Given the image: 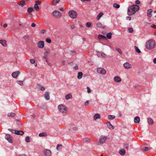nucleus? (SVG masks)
I'll use <instances>...</instances> for the list:
<instances>
[{"instance_id": "nucleus-1", "label": "nucleus", "mask_w": 156, "mask_h": 156, "mask_svg": "<svg viewBox=\"0 0 156 156\" xmlns=\"http://www.w3.org/2000/svg\"><path fill=\"white\" fill-rule=\"evenodd\" d=\"M140 9V7L137 5H133L129 7L128 9L127 14L131 16L134 14Z\"/></svg>"}, {"instance_id": "nucleus-2", "label": "nucleus", "mask_w": 156, "mask_h": 156, "mask_svg": "<svg viewBox=\"0 0 156 156\" xmlns=\"http://www.w3.org/2000/svg\"><path fill=\"white\" fill-rule=\"evenodd\" d=\"M155 44L154 40L152 39L150 40L146 43L145 46L147 49H152L155 46Z\"/></svg>"}, {"instance_id": "nucleus-3", "label": "nucleus", "mask_w": 156, "mask_h": 156, "mask_svg": "<svg viewBox=\"0 0 156 156\" xmlns=\"http://www.w3.org/2000/svg\"><path fill=\"white\" fill-rule=\"evenodd\" d=\"M58 108L60 112L65 114L67 113L68 111L67 108L63 104H60L58 106Z\"/></svg>"}, {"instance_id": "nucleus-4", "label": "nucleus", "mask_w": 156, "mask_h": 156, "mask_svg": "<svg viewBox=\"0 0 156 156\" xmlns=\"http://www.w3.org/2000/svg\"><path fill=\"white\" fill-rule=\"evenodd\" d=\"M69 16L72 18L75 19L77 17V13L74 10H70L69 12Z\"/></svg>"}, {"instance_id": "nucleus-5", "label": "nucleus", "mask_w": 156, "mask_h": 156, "mask_svg": "<svg viewBox=\"0 0 156 156\" xmlns=\"http://www.w3.org/2000/svg\"><path fill=\"white\" fill-rule=\"evenodd\" d=\"M53 16L55 18H59L62 16V14L58 10H55L52 13Z\"/></svg>"}, {"instance_id": "nucleus-6", "label": "nucleus", "mask_w": 156, "mask_h": 156, "mask_svg": "<svg viewBox=\"0 0 156 156\" xmlns=\"http://www.w3.org/2000/svg\"><path fill=\"white\" fill-rule=\"evenodd\" d=\"M107 139V137L106 136L102 135L99 138V142L101 144H103L105 142Z\"/></svg>"}, {"instance_id": "nucleus-7", "label": "nucleus", "mask_w": 156, "mask_h": 156, "mask_svg": "<svg viewBox=\"0 0 156 156\" xmlns=\"http://www.w3.org/2000/svg\"><path fill=\"white\" fill-rule=\"evenodd\" d=\"M97 71L98 73L101 74L102 75H105L106 73V70L101 67L97 68Z\"/></svg>"}, {"instance_id": "nucleus-8", "label": "nucleus", "mask_w": 156, "mask_h": 156, "mask_svg": "<svg viewBox=\"0 0 156 156\" xmlns=\"http://www.w3.org/2000/svg\"><path fill=\"white\" fill-rule=\"evenodd\" d=\"M97 55L99 57L106 58L107 56V55L105 53L99 51H97Z\"/></svg>"}, {"instance_id": "nucleus-9", "label": "nucleus", "mask_w": 156, "mask_h": 156, "mask_svg": "<svg viewBox=\"0 0 156 156\" xmlns=\"http://www.w3.org/2000/svg\"><path fill=\"white\" fill-rule=\"evenodd\" d=\"M41 2L39 1H37L35 2V4L34 5V8L35 10L37 11L39 9V5H40L41 4Z\"/></svg>"}, {"instance_id": "nucleus-10", "label": "nucleus", "mask_w": 156, "mask_h": 156, "mask_svg": "<svg viewBox=\"0 0 156 156\" xmlns=\"http://www.w3.org/2000/svg\"><path fill=\"white\" fill-rule=\"evenodd\" d=\"M37 46L40 48H42L44 46V42L43 41H40L37 43Z\"/></svg>"}, {"instance_id": "nucleus-11", "label": "nucleus", "mask_w": 156, "mask_h": 156, "mask_svg": "<svg viewBox=\"0 0 156 156\" xmlns=\"http://www.w3.org/2000/svg\"><path fill=\"white\" fill-rule=\"evenodd\" d=\"M43 152L46 156H51V152L49 149H45L44 151Z\"/></svg>"}, {"instance_id": "nucleus-12", "label": "nucleus", "mask_w": 156, "mask_h": 156, "mask_svg": "<svg viewBox=\"0 0 156 156\" xmlns=\"http://www.w3.org/2000/svg\"><path fill=\"white\" fill-rule=\"evenodd\" d=\"M123 66L126 69H129L132 68V65L128 62H126L123 64Z\"/></svg>"}, {"instance_id": "nucleus-13", "label": "nucleus", "mask_w": 156, "mask_h": 156, "mask_svg": "<svg viewBox=\"0 0 156 156\" xmlns=\"http://www.w3.org/2000/svg\"><path fill=\"white\" fill-rule=\"evenodd\" d=\"M5 138L9 142L11 143L12 142V136L9 134H6L5 136Z\"/></svg>"}, {"instance_id": "nucleus-14", "label": "nucleus", "mask_w": 156, "mask_h": 156, "mask_svg": "<svg viewBox=\"0 0 156 156\" xmlns=\"http://www.w3.org/2000/svg\"><path fill=\"white\" fill-rule=\"evenodd\" d=\"M20 73V72L19 71L14 72L12 73V76L13 78H16L17 77Z\"/></svg>"}, {"instance_id": "nucleus-15", "label": "nucleus", "mask_w": 156, "mask_h": 156, "mask_svg": "<svg viewBox=\"0 0 156 156\" xmlns=\"http://www.w3.org/2000/svg\"><path fill=\"white\" fill-rule=\"evenodd\" d=\"M114 80L116 83H119L121 81V79L120 77L118 76H115L114 78Z\"/></svg>"}, {"instance_id": "nucleus-16", "label": "nucleus", "mask_w": 156, "mask_h": 156, "mask_svg": "<svg viewBox=\"0 0 156 156\" xmlns=\"http://www.w3.org/2000/svg\"><path fill=\"white\" fill-rule=\"evenodd\" d=\"M107 126L108 129H114L115 128L109 122H108L107 123Z\"/></svg>"}, {"instance_id": "nucleus-17", "label": "nucleus", "mask_w": 156, "mask_h": 156, "mask_svg": "<svg viewBox=\"0 0 156 156\" xmlns=\"http://www.w3.org/2000/svg\"><path fill=\"white\" fill-rule=\"evenodd\" d=\"M100 115L98 113L95 114L93 117V119L94 120H96L98 119H100Z\"/></svg>"}, {"instance_id": "nucleus-18", "label": "nucleus", "mask_w": 156, "mask_h": 156, "mask_svg": "<svg viewBox=\"0 0 156 156\" xmlns=\"http://www.w3.org/2000/svg\"><path fill=\"white\" fill-rule=\"evenodd\" d=\"M98 37L99 40L106 39L105 36L101 34H99L98 36Z\"/></svg>"}, {"instance_id": "nucleus-19", "label": "nucleus", "mask_w": 156, "mask_h": 156, "mask_svg": "<svg viewBox=\"0 0 156 156\" xmlns=\"http://www.w3.org/2000/svg\"><path fill=\"white\" fill-rule=\"evenodd\" d=\"M44 98L45 99L47 100H48L50 99V96L49 95V92L47 91L44 94Z\"/></svg>"}, {"instance_id": "nucleus-20", "label": "nucleus", "mask_w": 156, "mask_h": 156, "mask_svg": "<svg viewBox=\"0 0 156 156\" xmlns=\"http://www.w3.org/2000/svg\"><path fill=\"white\" fill-rule=\"evenodd\" d=\"M17 3L19 5L21 6L22 7H23V6H24L26 5L25 1L23 0H22L20 2H18Z\"/></svg>"}, {"instance_id": "nucleus-21", "label": "nucleus", "mask_w": 156, "mask_h": 156, "mask_svg": "<svg viewBox=\"0 0 156 156\" xmlns=\"http://www.w3.org/2000/svg\"><path fill=\"white\" fill-rule=\"evenodd\" d=\"M153 10L151 9H149L147 12V15L149 17H151L152 16V15L151 14V12H152Z\"/></svg>"}, {"instance_id": "nucleus-22", "label": "nucleus", "mask_w": 156, "mask_h": 156, "mask_svg": "<svg viewBox=\"0 0 156 156\" xmlns=\"http://www.w3.org/2000/svg\"><path fill=\"white\" fill-rule=\"evenodd\" d=\"M24 134V132L22 130H16V134L17 135H23Z\"/></svg>"}, {"instance_id": "nucleus-23", "label": "nucleus", "mask_w": 156, "mask_h": 156, "mask_svg": "<svg viewBox=\"0 0 156 156\" xmlns=\"http://www.w3.org/2000/svg\"><path fill=\"white\" fill-rule=\"evenodd\" d=\"M6 41L5 40H0V43H1L2 45L4 47L6 46Z\"/></svg>"}, {"instance_id": "nucleus-24", "label": "nucleus", "mask_w": 156, "mask_h": 156, "mask_svg": "<svg viewBox=\"0 0 156 156\" xmlns=\"http://www.w3.org/2000/svg\"><path fill=\"white\" fill-rule=\"evenodd\" d=\"M134 122L135 123H138L140 122V118L138 116H136L134 118Z\"/></svg>"}, {"instance_id": "nucleus-25", "label": "nucleus", "mask_w": 156, "mask_h": 156, "mask_svg": "<svg viewBox=\"0 0 156 156\" xmlns=\"http://www.w3.org/2000/svg\"><path fill=\"white\" fill-rule=\"evenodd\" d=\"M72 98V96L71 93H69L67 94L65 96V99L66 100H68L70 98Z\"/></svg>"}, {"instance_id": "nucleus-26", "label": "nucleus", "mask_w": 156, "mask_h": 156, "mask_svg": "<svg viewBox=\"0 0 156 156\" xmlns=\"http://www.w3.org/2000/svg\"><path fill=\"white\" fill-rule=\"evenodd\" d=\"M147 120L148 123L149 125H152L154 123V122L153 120L151 118H148Z\"/></svg>"}, {"instance_id": "nucleus-27", "label": "nucleus", "mask_w": 156, "mask_h": 156, "mask_svg": "<svg viewBox=\"0 0 156 156\" xmlns=\"http://www.w3.org/2000/svg\"><path fill=\"white\" fill-rule=\"evenodd\" d=\"M60 0H53L52 3V5L54 6H55L58 3H59Z\"/></svg>"}, {"instance_id": "nucleus-28", "label": "nucleus", "mask_w": 156, "mask_h": 156, "mask_svg": "<svg viewBox=\"0 0 156 156\" xmlns=\"http://www.w3.org/2000/svg\"><path fill=\"white\" fill-rule=\"evenodd\" d=\"M78 75L77 78L78 79H80L82 77L83 73L81 72H79L78 73Z\"/></svg>"}, {"instance_id": "nucleus-29", "label": "nucleus", "mask_w": 156, "mask_h": 156, "mask_svg": "<svg viewBox=\"0 0 156 156\" xmlns=\"http://www.w3.org/2000/svg\"><path fill=\"white\" fill-rule=\"evenodd\" d=\"M119 153L120 155H124L126 153V151L124 149H122L119 151Z\"/></svg>"}, {"instance_id": "nucleus-30", "label": "nucleus", "mask_w": 156, "mask_h": 156, "mask_svg": "<svg viewBox=\"0 0 156 156\" xmlns=\"http://www.w3.org/2000/svg\"><path fill=\"white\" fill-rule=\"evenodd\" d=\"M108 118L109 120H113L115 118V116L113 115H108Z\"/></svg>"}, {"instance_id": "nucleus-31", "label": "nucleus", "mask_w": 156, "mask_h": 156, "mask_svg": "<svg viewBox=\"0 0 156 156\" xmlns=\"http://www.w3.org/2000/svg\"><path fill=\"white\" fill-rule=\"evenodd\" d=\"M112 33L111 32H109L106 34L107 37L108 39H110L112 37Z\"/></svg>"}, {"instance_id": "nucleus-32", "label": "nucleus", "mask_w": 156, "mask_h": 156, "mask_svg": "<svg viewBox=\"0 0 156 156\" xmlns=\"http://www.w3.org/2000/svg\"><path fill=\"white\" fill-rule=\"evenodd\" d=\"M96 26L97 27L99 28H105V27H103L102 24L100 23H97L96 24Z\"/></svg>"}, {"instance_id": "nucleus-33", "label": "nucleus", "mask_w": 156, "mask_h": 156, "mask_svg": "<svg viewBox=\"0 0 156 156\" xmlns=\"http://www.w3.org/2000/svg\"><path fill=\"white\" fill-rule=\"evenodd\" d=\"M7 115L9 117H13L15 116V115L13 113H9Z\"/></svg>"}, {"instance_id": "nucleus-34", "label": "nucleus", "mask_w": 156, "mask_h": 156, "mask_svg": "<svg viewBox=\"0 0 156 156\" xmlns=\"http://www.w3.org/2000/svg\"><path fill=\"white\" fill-rule=\"evenodd\" d=\"M83 140L86 142H88L89 143L90 141V138H88V137H86L83 138Z\"/></svg>"}, {"instance_id": "nucleus-35", "label": "nucleus", "mask_w": 156, "mask_h": 156, "mask_svg": "<svg viewBox=\"0 0 156 156\" xmlns=\"http://www.w3.org/2000/svg\"><path fill=\"white\" fill-rule=\"evenodd\" d=\"M50 53V51L49 49H48L45 51L44 53V55L45 56H48V54Z\"/></svg>"}, {"instance_id": "nucleus-36", "label": "nucleus", "mask_w": 156, "mask_h": 156, "mask_svg": "<svg viewBox=\"0 0 156 156\" xmlns=\"http://www.w3.org/2000/svg\"><path fill=\"white\" fill-rule=\"evenodd\" d=\"M47 136V134L45 133H40L39 134V136L40 137L45 136Z\"/></svg>"}, {"instance_id": "nucleus-37", "label": "nucleus", "mask_w": 156, "mask_h": 156, "mask_svg": "<svg viewBox=\"0 0 156 156\" xmlns=\"http://www.w3.org/2000/svg\"><path fill=\"white\" fill-rule=\"evenodd\" d=\"M86 26L87 27L90 28L92 26V24L91 23L87 22L86 23Z\"/></svg>"}, {"instance_id": "nucleus-38", "label": "nucleus", "mask_w": 156, "mask_h": 156, "mask_svg": "<svg viewBox=\"0 0 156 156\" xmlns=\"http://www.w3.org/2000/svg\"><path fill=\"white\" fill-rule=\"evenodd\" d=\"M134 48L135 50L138 53H140L141 51L136 46H134Z\"/></svg>"}, {"instance_id": "nucleus-39", "label": "nucleus", "mask_w": 156, "mask_h": 156, "mask_svg": "<svg viewBox=\"0 0 156 156\" xmlns=\"http://www.w3.org/2000/svg\"><path fill=\"white\" fill-rule=\"evenodd\" d=\"M113 7L116 9H118L120 7V5L116 3H115L113 5Z\"/></svg>"}, {"instance_id": "nucleus-40", "label": "nucleus", "mask_w": 156, "mask_h": 156, "mask_svg": "<svg viewBox=\"0 0 156 156\" xmlns=\"http://www.w3.org/2000/svg\"><path fill=\"white\" fill-rule=\"evenodd\" d=\"M33 8L32 7L29 8L27 10L28 12L29 13H31L33 11Z\"/></svg>"}, {"instance_id": "nucleus-41", "label": "nucleus", "mask_w": 156, "mask_h": 156, "mask_svg": "<svg viewBox=\"0 0 156 156\" xmlns=\"http://www.w3.org/2000/svg\"><path fill=\"white\" fill-rule=\"evenodd\" d=\"M103 14V13L102 12H100L99 15L97 16V19L98 20H99L100 18L102 16V15Z\"/></svg>"}, {"instance_id": "nucleus-42", "label": "nucleus", "mask_w": 156, "mask_h": 156, "mask_svg": "<svg viewBox=\"0 0 156 156\" xmlns=\"http://www.w3.org/2000/svg\"><path fill=\"white\" fill-rule=\"evenodd\" d=\"M30 37V36L28 34L25 35L23 37V38L25 40H28Z\"/></svg>"}, {"instance_id": "nucleus-43", "label": "nucleus", "mask_w": 156, "mask_h": 156, "mask_svg": "<svg viewBox=\"0 0 156 156\" xmlns=\"http://www.w3.org/2000/svg\"><path fill=\"white\" fill-rule=\"evenodd\" d=\"M149 150V149L147 147H145L142 148V150L143 151H148Z\"/></svg>"}, {"instance_id": "nucleus-44", "label": "nucleus", "mask_w": 156, "mask_h": 156, "mask_svg": "<svg viewBox=\"0 0 156 156\" xmlns=\"http://www.w3.org/2000/svg\"><path fill=\"white\" fill-rule=\"evenodd\" d=\"M16 83L20 85H23V82L21 80H17Z\"/></svg>"}, {"instance_id": "nucleus-45", "label": "nucleus", "mask_w": 156, "mask_h": 156, "mask_svg": "<svg viewBox=\"0 0 156 156\" xmlns=\"http://www.w3.org/2000/svg\"><path fill=\"white\" fill-rule=\"evenodd\" d=\"M25 141L27 143H29L30 142V137L29 136H27L25 138Z\"/></svg>"}, {"instance_id": "nucleus-46", "label": "nucleus", "mask_w": 156, "mask_h": 156, "mask_svg": "<svg viewBox=\"0 0 156 156\" xmlns=\"http://www.w3.org/2000/svg\"><path fill=\"white\" fill-rule=\"evenodd\" d=\"M8 130L12 132L13 133L16 134V130H13L12 129H9Z\"/></svg>"}, {"instance_id": "nucleus-47", "label": "nucleus", "mask_w": 156, "mask_h": 156, "mask_svg": "<svg viewBox=\"0 0 156 156\" xmlns=\"http://www.w3.org/2000/svg\"><path fill=\"white\" fill-rule=\"evenodd\" d=\"M16 122L17 124L20 126H22L21 123L20 122L19 120H16Z\"/></svg>"}, {"instance_id": "nucleus-48", "label": "nucleus", "mask_w": 156, "mask_h": 156, "mask_svg": "<svg viewBox=\"0 0 156 156\" xmlns=\"http://www.w3.org/2000/svg\"><path fill=\"white\" fill-rule=\"evenodd\" d=\"M116 50L121 55L122 54L121 50L120 49L118 48H116Z\"/></svg>"}, {"instance_id": "nucleus-49", "label": "nucleus", "mask_w": 156, "mask_h": 156, "mask_svg": "<svg viewBox=\"0 0 156 156\" xmlns=\"http://www.w3.org/2000/svg\"><path fill=\"white\" fill-rule=\"evenodd\" d=\"M46 41L47 43H50L51 42V40L50 38L49 37L46 38Z\"/></svg>"}, {"instance_id": "nucleus-50", "label": "nucleus", "mask_w": 156, "mask_h": 156, "mask_svg": "<svg viewBox=\"0 0 156 156\" xmlns=\"http://www.w3.org/2000/svg\"><path fill=\"white\" fill-rule=\"evenodd\" d=\"M128 31L129 33H131L133 31V30L132 28L129 27L128 29Z\"/></svg>"}, {"instance_id": "nucleus-51", "label": "nucleus", "mask_w": 156, "mask_h": 156, "mask_svg": "<svg viewBox=\"0 0 156 156\" xmlns=\"http://www.w3.org/2000/svg\"><path fill=\"white\" fill-rule=\"evenodd\" d=\"M46 32V31L44 29L41 30L40 32V33L41 34H43Z\"/></svg>"}, {"instance_id": "nucleus-52", "label": "nucleus", "mask_w": 156, "mask_h": 156, "mask_svg": "<svg viewBox=\"0 0 156 156\" xmlns=\"http://www.w3.org/2000/svg\"><path fill=\"white\" fill-rule=\"evenodd\" d=\"M30 63L32 64H34L35 62V60L34 59H31L30 60Z\"/></svg>"}, {"instance_id": "nucleus-53", "label": "nucleus", "mask_w": 156, "mask_h": 156, "mask_svg": "<svg viewBox=\"0 0 156 156\" xmlns=\"http://www.w3.org/2000/svg\"><path fill=\"white\" fill-rule=\"evenodd\" d=\"M129 146V145L127 144H125L124 145V147L126 149H127L128 148Z\"/></svg>"}, {"instance_id": "nucleus-54", "label": "nucleus", "mask_w": 156, "mask_h": 156, "mask_svg": "<svg viewBox=\"0 0 156 156\" xmlns=\"http://www.w3.org/2000/svg\"><path fill=\"white\" fill-rule=\"evenodd\" d=\"M59 147H62V145L61 144H58L57 145L56 147V150L58 151L59 150L58 148Z\"/></svg>"}, {"instance_id": "nucleus-55", "label": "nucleus", "mask_w": 156, "mask_h": 156, "mask_svg": "<svg viewBox=\"0 0 156 156\" xmlns=\"http://www.w3.org/2000/svg\"><path fill=\"white\" fill-rule=\"evenodd\" d=\"M87 92L88 93H90L91 92V90L89 87H87Z\"/></svg>"}, {"instance_id": "nucleus-56", "label": "nucleus", "mask_w": 156, "mask_h": 156, "mask_svg": "<svg viewBox=\"0 0 156 156\" xmlns=\"http://www.w3.org/2000/svg\"><path fill=\"white\" fill-rule=\"evenodd\" d=\"M74 69L75 70H77L78 69V67L77 65L76 64L74 68Z\"/></svg>"}, {"instance_id": "nucleus-57", "label": "nucleus", "mask_w": 156, "mask_h": 156, "mask_svg": "<svg viewBox=\"0 0 156 156\" xmlns=\"http://www.w3.org/2000/svg\"><path fill=\"white\" fill-rule=\"evenodd\" d=\"M135 3L136 4H139L140 3V2L139 0H136L135 1Z\"/></svg>"}, {"instance_id": "nucleus-58", "label": "nucleus", "mask_w": 156, "mask_h": 156, "mask_svg": "<svg viewBox=\"0 0 156 156\" xmlns=\"http://www.w3.org/2000/svg\"><path fill=\"white\" fill-rule=\"evenodd\" d=\"M151 27L152 28L156 29V25L155 24H152L151 25Z\"/></svg>"}, {"instance_id": "nucleus-59", "label": "nucleus", "mask_w": 156, "mask_h": 156, "mask_svg": "<svg viewBox=\"0 0 156 156\" xmlns=\"http://www.w3.org/2000/svg\"><path fill=\"white\" fill-rule=\"evenodd\" d=\"M62 64L63 66L65 65L66 64V61L64 60H62Z\"/></svg>"}, {"instance_id": "nucleus-60", "label": "nucleus", "mask_w": 156, "mask_h": 156, "mask_svg": "<svg viewBox=\"0 0 156 156\" xmlns=\"http://www.w3.org/2000/svg\"><path fill=\"white\" fill-rule=\"evenodd\" d=\"M36 26V24L35 23H33L31 24V27H35Z\"/></svg>"}, {"instance_id": "nucleus-61", "label": "nucleus", "mask_w": 156, "mask_h": 156, "mask_svg": "<svg viewBox=\"0 0 156 156\" xmlns=\"http://www.w3.org/2000/svg\"><path fill=\"white\" fill-rule=\"evenodd\" d=\"M131 18L130 16H127L126 17V19L128 20H131Z\"/></svg>"}, {"instance_id": "nucleus-62", "label": "nucleus", "mask_w": 156, "mask_h": 156, "mask_svg": "<svg viewBox=\"0 0 156 156\" xmlns=\"http://www.w3.org/2000/svg\"><path fill=\"white\" fill-rule=\"evenodd\" d=\"M70 27L72 29H74L75 28V27L74 25H71L70 26Z\"/></svg>"}, {"instance_id": "nucleus-63", "label": "nucleus", "mask_w": 156, "mask_h": 156, "mask_svg": "<svg viewBox=\"0 0 156 156\" xmlns=\"http://www.w3.org/2000/svg\"><path fill=\"white\" fill-rule=\"evenodd\" d=\"M41 91H44L45 90V88L44 87H41Z\"/></svg>"}, {"instance_id": "nucleus-64", "label": "nucleus", "mask_w": 156, "mask_h": 156, "mask_svg": "<svg viewBox=\"0 0 156 156\" xmlns=\"http://www.w3.org/2000/svg\"><path fill=\"white\" fill-rule=\"evenodd\" d=\"M153 62L154 64H156V58H154L153 60Z\"/></svg>"}]
</instances>
